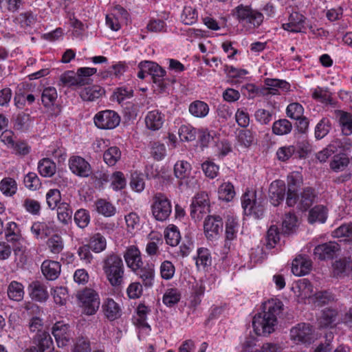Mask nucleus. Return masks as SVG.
Masks as SVG:
<instances>
[{"label": "nucleus", "instance_id": "nucleus-18", "mask_svg": "<svg viewBox=\"0 0 352 352\" xmlns=\"http://www.w3.org/2000/svg\"><path fill=\"white\" fill-rule=\"evenodd\" d=\"M285 30L290 32H300L305 28V17L298 12H292L287 21L282 24Z\"/></svg>", "mask_w": 352, "mask_h": 352}, {"label": "nucleus", "instance_id": "nucleus-6", "mask_svg": "<svg viewBox=\"0 0 352 352\" xmlns=\"http://www.w3.org/2000/svg\"><path fill=\"white\" fill-rule=\"evenodd\" d=\"M152 214L159 221H166L172 212L170 201L162 193H157L153 199Z\"/></svg>", "mask_w": 352, "mask_h": 352}, {"label": "nucleus", "instance_id": "nucleus-37", "mask_svg": "<svg viewBox=\"0 0 352 352\" xmlns=\"http://www.w3.org/2000/svg\"><path fill=\"white\" fill-rule=\"evenodd\" d=\"M58 98L56 89L54 87L43 88L41 92V102L45 108L54 106Z\"/></svg>", "mask_w": 352, "mask_h": 352}, {"label": "nucleus", "instance_id": "nucleus-15", "mask_svg": "<svg viewBox=\"0 0 352 352\" xmlns=\"http://www.w3.org/2000/svg\"><path fill=\"white\" fill-rule=\"evenodd\" d=\"M56 230L53 221H35L30 228V232L37 240H44Z\"/></svg>", "mask_w": 352, "mask_h": 352}, {"label": "nucleus", "instance_id": "nucleus-23", "mask_svg": "<svg viewBox=\"0 0 352 352\" xmlns=\"http://www.w3.org/2000/svg\"><path fill=\"white\" fill-rule=\"evenodd\" d=\"M133 272L141 279L145 287L150 288L153 287L155 280V267L153 264L147 263Z\"/></svg>", "mask_w": 352, "mask_h": 352}, {"label": "nucleus", "instance_id": "nucleus-56", "mask_svg": "<svg viewBox=\"0 0 352 352\" xmlns=\"http://www.w3.org/2000/svg\"><path fill=\"white\" fill-rule=\"evenodd\" d=\"M191 170V165L186 161L181 160L174 166V173L177 178L183 179L187 177Z\"/></svg>", "mask_w": 352, "mask_h": 352}, {"label": "nucleus", "instance_id": "nucleus-51", "mask_svg": "<svg viewBox=\"0 0 352 352\" xmlns=\"http://www.w3.org/2000/svg\"><path fill=\"white\" fill-rule=\"evenodd\" d=\"M166 243L171 246H176L181 239L179 231L177 226L170 225L164 232Z\"/></svg>", "mask_w": 352, "mask_h": 352}, {"label": "nucleus", "instance_id": "nucleus-12", "mask_svg": "<svg viewBox=\"0 0 352 352\" xmlns=\"http://www.w3.org/2000/svg\"><path fill=\"white\" fill-rule=\"evenodd\" d=\"M204 233L210 241L216 240L223 230V221L219 216H208L204 221Z\"/></svg>", "mask_w": 352, "mask_h": 352}, {"label": "nucleus", "instance_id": "nucleus-21", "mask_svg": "<svg viewBox=\"0 0 352 352\" xmlns=\"http://www.w3.org/2000/svg\"><path fill=\"white\" fill-rule=\"evenodd\" d=\"M298 208L301 210H307L316 201L317 193L315 190L311 187H307L303 189L300 195L297 193Z\"/></svg>", "mask_w": 352, "mask_h": 352}, {"label": "nucleus", "instance_id": "nucleus-40", "mask_svg": "<svg viewBox=\"0 0 352 352\" xmlns=\"http://www.w3.org/2000/svg\"><path fill=\"white\" fill-rule=\"evenodd\" d=\"M7 292L10 300L19 302L24 296V287L21 283L13 280L9 284Z\"/></svg>", "mask_w": 352, "mask_h": 352}, {"label": "nucleus", "instance_id": "nucleus-8", "mask_svg": "<svg viewBox=\"0 0 352 352\" xmlns=\"http://www.w3.org/2000/svg\"><path fill=\"white\" fill-rule=\"evenodd\" d=\"M96 126L101 129H113L119 125L120 117L112 110H104L97 113L94 118Z\"/></svg>", "mask_w": 352, "mask_h": 352}, {"label": "nucleus", "instance_id": "nucleus-38", "mask_svg": "<svg viewBox=\"0 0 352 352\" xmlns=\"http://www.w3.org/2000/svg\"><path fill=\"white\" fill-rule=\"evenodd\" d=\"M209 106L207 103L201 100L192 102L188 107L190 113L196 118H205L209 113Z\"/></svg>", "mask_w": 352, "mask_h": 352}, {"label": "nucleus", "instance_id": "nucleus-54", "mask_svg": "<svg viewBox=\"0 0 352 352\" xmlns=\"http://www.w3.org/2000/svg\"><path fill=\"white\" fill-rule=\"evenodd\" d=\"M292 129V123L287 119H280L274 122L272 131L277 135L288 134Z\"/></svg>", "mask_w": 352, "mask_h": 352}, {"label": "nucleus", "instance_id": "nucleus-61", "mask_svg": "<svg viewBox=\"0 0 352 352\" xmlns=\"http://www.w3.org/2000/svg\"><path fill=\"white\" fill-rule=\"evenodd\" d=\"M283 232L286 234L292 233L297 226V218L294 213H287L283 221Z\"/></svg>", "mask_w": 352, "mask_h": 352}, {"label": "nucleus", "instance_id": "nucleus-17", "mask_svg": "<svg viewBox=\"0 0 352 352\" xmlns=\"http://www.w3.org/2000/svg\"><path fill=\"white\" fill-rule=\"evenodd\" d=\"M340 250V245L335 241H329L317 245L314 250V255L319 260L330 259Z\"/></svg>", "mask_w": 352, "mask_h": 352}, {"label": "nucleus", "instance_id": "nucleus-27", "mask_svg": "<svg viewBox=\"0 0 352 352\" xmlns=\"http://www.w3.org/2000/svg\"><path fill=\"white\" fill-rule=\"evenodd\" d=\"M101 179L105 182H110V186L115 191L124 189L126 185V179L120 171H116L111 175L104 173Z\"/></svg>", "mask_w": 352, "mask_h": 352}, {"label": "nucleus", "instance_id": "nucleus-39", "mask_svg": "<svg viewBox=\"0 0 352 352\" xmlns=\"http://www.w3.org/2000/svg\"><path fill=\"white\" fill-rule=\"evenodd\" d=\"M60 82L63 85L67 87L84 85V80H81L79 76H77L76 73L72 70L62 74L60 76Z\"/></svg>", "mask_w": 352, "mask_h": 352}, {"label": "nucleus", "instance_id": "nucleus-30", "mask_svg": "<svg viewBox=\"0 0 352 352\" xmlns=\"http://www.w3.org/2000/svg\"><path fill=\"white\" fill-rule=\"evenodd\" d=\"M150 311L148 307L140 304L137 307L136 315L134 316V324L148 331H151V327L147 322V315Z\"/></svg>", "mask_w": 352, "mask_h": 352}, {"label": "nucleus", "instance_id": "nucleus-60", "mask_svg": "<svg viewBox=\"0 0 352 352\" xmlns=\"http://www.w3.org/2000/svg\"><path fill=\"white\" fill-rule=\"evenodd\" d=\"M6 238L8 242L14 243L20 240L21 234L18 225L13 221L7 224Z\"/></svg>", "mask_w": 352, "mask_h": 352}, {"label": "nucleus", "instance_id": "nucleus-29", "mask_svg": "<svg viewBox=\"0 0 352 352\" xmlns=\"http://www.w3.org/2000/svg\"><path fill=\"white\" fill-rule=\"evenodd\" d=\"M41 270L43 274L48 280L56 279L60 272V265L58 262L45 261L42 263Z\"/></svg>", "mask_w": 352, "mask_h": 352}, {"label": "nucleus", "instance_id": "nucleus-47", "mask_svg": "<svg viewBox=\"0 0 352 352\" xmlns=\"http://www.w3.org/2000/svg\"><path fill=\"white\" fill-rule=\"evenodd\" d=\"M89 245L92 251L100 253L106 249L107 241L101 234L96 233L90 238Z\"/></svg>", "mask_w": 352, "mask_h": 352}, {"label": "nucleus", "instance_id": "nucleus-26", "mask_svg": "<svg viewBox=\"0 0 352 352\" xmlns=\"http://www.w3.org/2000/svg\"><path fill=\"white\" fill-rule=\"evenodd\" d=\"M164 120V115L159 110L155 109L148 112L145 117V124L148 129L157 131L163 126Z\"/></svg>", "mask_w": 352, "mask_h": 352}, {"label": "nucleus", "instance_id": "nucleus-36", "mask_svg": "<svg viewBox=\"0 0 352 352\" xmlns=\"http://www.w3.org/2000/svg\"><path fill=\"white\" fill-rule=\"evenodd\" d=\"M104 94V90L98 85H93L84 88L80 94V98L85 101H94Z\"/></svg>", "mask_w": 352, "mask_h": 352}, {"label": "nucleus", "instance_id": "nucleus-14", "mask_svg": "<svg viewBox=\"0 0 352 352\" xmlns=\"http://www.w3.org/2000/svg\"><path fill=\"white\" fill-rule=\"evenodd\" d=\"M52 334L58 347L67 346L72 338L69 326L61 321L57 322L54 324Z\"/></svg>", "mask_w": 352, "mask_h": 352}, {"label": "nucleus", "instance_id": "nucleus-45", "mask_svg": "<svg viewBox=\"0 0 352 352\" xmlns=\"http://www.w3.org/2000/svg\"><path fill=\"white\" fill-rule=\"evenodd\" d=\"M96 207L97 212L106 217H112L116 212V207L105 199H98L96 202Z\"/></svg>", "mask_w": 352, "mask_h": 352}, {"label": "nucleus", "instance_id": "nucleus-24", "mask_svg": "<svg viewBox=\"0 0 352 352\" xmlns=\"http://www.w3.org/2000/svg\"><path fill=\"white\" fill-rule=\"evenodd\" d=\"M333 276L336 277H344L352 273V258L345 257L340 258L333 264Z\"/></svg>", "mask_w": 352, "mask_h": 352}, {"label": "nucleus", "instance_id": "nucleus-4", "mask_svg": "<svg viewBox=\"0 0 352 352\" xmlns=\"http://www.w3.org/2000/svg\"><path fill=\"white\" fill-rule=\"evenodd\" d=\"M77 298L85 314L92 316L98 310L100 300L99 294L94 289L86 287L78 292Z\"/></svg>", "mask_w": 352, "mask_h": 352}, {"label": "nucleus", "instance_id": "nucleus-46", "mask_svg": "<svg viewBox=\"0 0 352 352\" xmlns=\"http://www.w3.org/2000/svg\"><path fill=\"white\" fill-rule=\"evenodd\" d=\"M0 190L7 197L13 196L17 191L16 182L11 177H5L0 182Z\"/></svg>", "mask_w": 352, "mask_h": 352}, {"label": "nucleus", "instance_id": "nucleus-16", "mask_svg": "<svg viewBox=\"0 0 352 352\" xmlns=\"http://www.w3.org/2000/svg\"><path fill=\"white\" fill-rule=\"evenodd\" d=\"M123 257L127 267L132 272H136L143 265L141 252L135 245L127 247L123 254Z\"/></svg>", "mask_w": 352, "mask_h": 352}, {"label": "nucleus", "instance_id": "nucleus-11", "mask_svg": "<svg viewBox=\"0 0 352 352\" xmlns=\"http://www.w3.org/2000/svg\"><path fill=\"white\" fill-rule=\"evenodd\" d=\"M292 289L298 302L308 304L315 292L313 285L307 278L298 280Z\"/></svg>", "mask_w": 352, "mask_h": 352}, {"label": "nucleus", "instance_id": "nucleus-59", "mask_svg": "<svg viewBox=\"0 0 352 352\" xmlns=\"http://www.w3.org/2000/svg\"><path fill=\"white\" fill-rule=\"evenodd\" d=\"M121 152L116 146H112L108 148L103 155L104 161L109 166L115 165L120 159Z\"/></svg>", "mask_w": 352, "mask_h": 352}, {"label": "nucleus", "instance_id": "nucleus-19", "mask_svg": "<svg viewBox=\"0 0 352 352\" xmlns=\"http://www.w3.org/2000/svg\"><path fill=\"white\" fill-rule=\"evenodd\" d=\"M191 208V215L195 217L197 214L199 217V214H206L209 208V198L208 195L205 192H200L196 194L194 197Z\"/></svg>", "mask_w": 352, "mask_h": 352}, {"label": "nucleus", "instance_id": "nucleus-50", "mask_svg": "<svg viewBox=\"0 0 352 352\" xmlns=\"http://www.w3.org/2000/svg\"><path fill=\"white\" fill-rule=\"evenodd\" d=\"M181 21L184 24L192 25L198 18L197 10L191 6H185L181 14Z\"/></svg>", "mask_w": 352, "mask_h": 352}, {"label": "nucleus", "instance_id": "nucleus-31", "mask_svg": "<svg viewBox=\"0 0 352 352\" xmlns=\"http://www.w3.org/2000/svg\"><path fill=\"white\" fill-rule=\"evenodd\" d=\"M29 289L30 296L34 300L43 302L48 298L45 286L39 281L32 282L29 286Z\"/></svg>", "mask_w": 352, "mask_h": 352}, {"label": "nucleus", "instance_id": "nucleus-2", "mask_svg": "<svg viewBox=\"0 0 352 352\" xmlns=\"http://www.w3.org/2000/svg\"><path fill=\"white\" fill-rule=\"evenodd\" d=\"M102 270L113 287L124 283V266L121 256L113 252L107 254L102 261Z\"/></svg>", "mask_w": 352, "mask_h": 352}, {"label": "nucleus", "instance_id": "nucleus-44", "mask_svg": "<svg viewBox=\"0 0 352 352\" xmlns=\"http://www.w3.org/2000/svg\"><path fill=\"white\" fill-rule=\"evenodd\" d=\"M181 299V293L176 288H169L166 290L162 298L163 303L171 307L177 304Z\"/></svg>", "mask_w": 352, "mask_h": 352}, {"label": "nucleus", "instance_id": "nucleus-20", "mask_svg": "<svg viewBox=\"0 0 352 352\" xmlns=\"http://www.w3.org/2000/svg\"><path fill=\"white\" fill-rule=\"evenodd\" d=\"M102 311L105 318L109 321H114L122 316L120 305L111 298L104 300L102 304Z\"/></svg>", "mask_w": 352, "mask_h": 352}, {"label": "nucleus", "instance_id": "nucleus-52", "mask_svg": "<svg viewBox=\"0 0 352 352\" xmlns=\"http://www.w3.org/2000/svg\"><path fill=\"white\" fill-rule=\"evenodd\" d=\"M47 247L50 252L54 254H59L64 248L62 237L58 234H53L47 241Z\"/></svg>", "mask_w": 352, "mask_h": 352}, {"label": "nucleus", "instance_id": "nucleus-1", "mask_svg": "<svg viewBox=\"0 0 352 352\" xmlns=\"http://www.w3.org/2000/svg\"><path fill=\"white\" fill-rule=\"evenodd\" d=\"M283 303L277 299H271L263 306V311L256 314L252 319L254 331L257 336H268L275 331L278 324L277 317L283 309Z\"/></svg>", "mask_w": 352, "mask_h": 352}, {"label": "nucleus", "instance_id": "nucleus-33", "mask_svg": "<svg viewBox=\"0 0 352 352\" xmlns=\"http://www.w3.org/2000/svg\"><path fill=\"white\" fill-rule=\"evenodd\" d=\"M34 340L41 352H52L53 341L47 331L36 333L34 337Z\"/></svg>", "mask_w": 352, "mask_h": 352}, {"label": "nucleus", "instance_id": "nucleus-5", "mask_svg": "<svg viewBox=\"0 0 352 352\" xmlns=\"http://www.w3.org/2000/svg\"><path fill=\"white\" fill-rule=\"evenodd\" d=\"M313 327L305 322H300L290 329V339L296 344L309 345L314 342Z\"/></svg>", "mask_w": 352, "mask_h": 352}, {"label": "nucleus", "instance_id": "nucleus-41", "mask_svg": "<svg viewBox=\"0 0 352 352\" xmlns=\"http://www.w3.org/2000/svg\"><path fill=\"white\" fill-rule=\"evenodd\" d=\"M38 171L43 177H52L56 173V164L50 158H43L38 163Z\"/></svg>", "mask_w": 352, "mask_h": 352}, {"label": "nucleus", "instance_id": "nucleus-35", "mask_svg": "<svg viewBox=\"0 0 352 352\" xmlns=\"http://www.w3.org/2000/svg\"><path fill=\"white\" fill-rule=\"evenodd\" d=\"M351 140L346 138L342 139L336 138L333 140L328 146L330 152L344 155V152L349 151L351 147Z\"/></svg>", "mask_w": 352, "mask_h": 352}, {"label": "nucleus", "instance_id": "nucleus-55", "mask_svg": "<svg viewBox=\"0 0 352 352\" xmlns=\"http://www.w3.org/2000/svg\"><path fill=\"white\" fill-rule=\"evenodd\" d=\"M331 128V121L327 118H322L315 127V137L317 140L324 138Z\"/></svg>", "mask_w": 352, "mask_h": 352}, {"label": "nucleus", "instance_id": "nucleus-34", "mask_svg": "<svg viewBox=\"0 0 352 352\" xmlns=\"http://www.w3.org/2000/svg\"><path fill=\"white\" fill-rule=\"evenodd\" d=\"M327 218V209L323 205H317L312 208L309 212L308 221L313 224L315 223H324Z\"/></svg>", "mask_w": 352, "mask_h": 352}, {"label": "nucleus", "instance_id": "nucleus-25", "mask_svg": "<svg viewBox=\"0 0 352 352\" xmlns=\"http://www.w3.org/2000/svg\"><path fill=\"white\" fill-rule=\"evenodd\" d=\"M285 189V185L283 181L276 180L272 182L269 188V195L273 205L277 206L283 200Z\"/></svg>", "mask_w": 352, "mask_h": 352}, {"label": "nucleus", "instance_id": "nucleus-62", "mask_svg": "<svg viewBox=\"0 0 352 352\" xmlns=\"http://www.w3.org/2000/svg\"><path fill=\"white\" fill-rule=\"evenodd\" d=\"M336 316L337 312L335 309H324L319 318V322L320 326L324 327L331 326L335 322Z\"/></svg>", "mask_w": 352, "mask_h": 352}, {"label": "nucleus", "instance_id": "nucleus-22", "mask_svg": "<svg viewBox=\"0 0 352 352\" xmlns=\"http://www.w3.org/2000/svg\"><path fill=\"white\" fill-rule=\"evenodd\" d=\"M312 262L307 256L299 255L292 263V273L297 276H305L311 270Z\"/></svg>", "mask_w": 352, "mask_h": 352}, {"label": "nucleus", "instance_id": "nucleus-28", "mask_svg": "<svg viewBox=\"0 0 352 352\" xmlns=\"http://www.w3.org/2000/svg\"><path fill=\"white\" fill-rule=\"evenodd\" d=\"M265 85L267 89V94L271 95L280 94L279 91H287L290 89V85L285 80L276 78H267L265 80Z\"/></svg>", "mask_w": 352, "mask_h": 352}, {"label": "nucleus", "instance_id": "nucleus-10", "mask_svg": "<svg viewBox=\"0 0 352 352\" xmlns=\"http://www.w3.org/2000/svg\"><path fill=\"white\" fill-rule=\"evenodd\" d=\"M302 183V175L298 172L292 173L287 177V194L286 204L292 207L298 202L297 191Z\"/></svg>", "mask_w": 352, "mask_h": 352}, {"label": "nucleus", "instance_id": "nucleus-13", "mask_svg": "<svg viewBox=\"0 0 352 352\" xmlns=\"http://www.w3.org/2000/svg\"><path fill=\"white\" fill-rule=\"evenodd\" d=\"M69 167L74 174L81 177H87L92 173L89 163L83 157L78 155L70 157Z\"/></svg>", "mask_w": 352, "mask_h": 352}, {"label": "nucleus", "instance_id": "nucleus-9", "mask_svg": "<svg viewBox=\"0 0 352 352\" xmlns=\"http://www.w3.org/2000/svg\"><path fill=\"white\" fill-rule=\"evenodd\" d=\"M129 19L128 12L122 7H115L112 12L106 16V25L113 31L119 30L122 25H126Z\"/></svg>", "mask_w": 352, "mask_h": 352}, {"label": "nucleus", "instance_id": "nucleus-43", "mask_svg": "<svg viewBox=\"0 0 352 352\" xmlns=\"http://www.w3.org/2000/svg\"><path fill=\"white\" fill-rule=\"evenodd\" d=\"M73 211L67 203H60L57 207V217L60 222L67 225L72 221Z\"/></svg>", "mask_w": 352, "mask_h": 352}, {"label": "nucleus", "instance_id": "nucleus-57", "mask_svg": "<svg viewBox=\"0 0 352 352\" xmlns=\"http://www.w3.org/2000/svg\"><path fill=\"white\" fill-rule=\"evenodd\" d=\"M333 300L331 294L327 291L315 292L309 304L322 306Z\"/></svg>", "mask_w": 352, "mask_h": 352}, {"label": "nucleus", "instance_id": "nucleus-53", "mask_svg": "<svg viewBox=\"0 0 352 352\" xmlns=\"http://www.w3.org/2000/svg\"><path fill=\"white\" fill-rule=\"evenodd\" d=\"M224 71L233 82H239L249 72L244 69L236 68L233 66L226 65Z\"/></svg>", "mask_w": 352, "mask_h": 352}, {"label": "nucleus", "instance_id": "nucleus-3", "mask_svg": "<svg viewBox=\"0 0 352 352\" xmlns=\"http://www.w3.org/2000/svg\"><path fill=\"white\" fill-rule=\"evenodd\" d=\"M236 16L243 27L253 30L259 27L263 21V15L250 6H239L236 8Z\"/></svg>", "mask_w": 352, "mask_h": 352}, {"label": "nucleus", "instance_id": "nucleus-48", "mask_svg": "<svg viewBox=\"0 0 352 352\" xmlns=\"http://www.w3.org/2000/svg\"><path fill=\"white\" fill-rule=\"evenodd\" d=\"M239 230L237 219L233 216H228L226 221V240L232 241L236 236Z\"/></svg>", "mask_w": 352, "mask_h": 352}, {"label": "nucleus", "instance_id": "nucleus-63", "mask_svg": "<svg viewBox=\"0 0 352 352\" xmlns=\"http://www.w3.org/2000/svg\"><path fill=\"white\" fill-rule=\"evenodd\" d=\"M336 238H343L345 241H352V223L343 224L333 232Z\"/></svg>", "mask_w": 352, "mask_h": 352}, {"label": "nucleus", "instance_id": "nucleus-58", "mask_svg": "<svg viewBox=\"0 0 352 352\" xmlns=\"http://www.w3.org/2000/svg\"><path fill=\"white\" fill-rule=\"evenodd\" d=\"M178 134L182 141L190 142L196 138V129L190 124H182Z\"/></svg>", "mask_w": 352, "mask_h": 352}, {"label": "nucleus", "instance_id": "nucleus-64", "mask_svg": "<svg viewBox=\"0 0 352 352\" xmlns=\"http://www.w3.org/2000/svg\"><path fill=\"white\" fill-rule=\"evenodd\" d=\"M340 124L344 135H350L352 133V114L344 112L340 118Z\"/></svg>", "mask_w": 352, "mask_h": 352}, {"label": "nucleus", "instance_id": "nucleus-42", "mask_svg": "<svg viewBox=\"0 0 352 352\" xmlns=\"http://www.w3.org/2000/svg\"><path fill=\"white\" fill-rule=\"evenodd\" d=\"M236 192L234 185L230 182L221 184L218 188V196L219 199L226 202L231 201L235 197Z\"/></svg>", "mask_w": 352, "mask_h": 352}, {"label": "nucleus", "instance_id": "nucleus-32", "mask_svg": "<svg viewBox=\"0 0 352 352\" xmlns=\"http://www.w3.org/2000/svg\"><path fill=\"white\" fill-rule=\"evenodd\" d=\"M196 267L199 270H206L212 264L210 252L208 248H199L197 250V256L195 257Z\"/></svg>", "mask_w": 352, "mask_h": 352}, {"label": "nucleus", "instance_id": "nucleus-49", "mask_svg": "<svg viewBox=\"0 0 352 352\" xmlns=\"http://www.w3.org/2000/svg\"><path fill=\"white\" fill-rule=\"evenodd\" d=\"M349 159L344 154H336L330 162V168L334 172L343 171L349 165Z\"/></svg>", "mask_w": 352, "mask_h": 352}, {"label": "nucleus", "instance_id": "nucleus-7", "mask_svg": "<svg viewBox=\"0 0 352 352\" xmlns=\"http://www.w3.org/2000/svg\"><path fill=\"white\" fill-rule=\"evenodd\" d=\"M241 205L247 215H253L255 218H261L264 212V206L261 201L256 199V192L248 190L241 197Z\"/></svg>", "mask_w": 352, "mask_h": 352}]
</instances>
